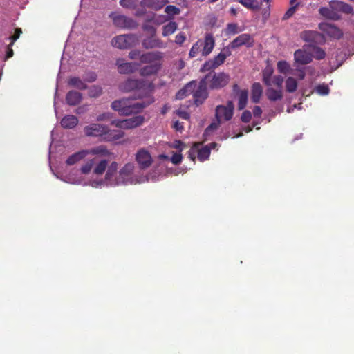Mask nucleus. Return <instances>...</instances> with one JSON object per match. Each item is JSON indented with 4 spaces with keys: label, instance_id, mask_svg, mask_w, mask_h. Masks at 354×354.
<instances>
[{
    "label": "nucleus",
    "instance_id": "2f4dec72",
    "mask_svg": "<svg viewBox=\"0 0 354 354\" xmlns=\"http://www.w3.org/2000/svg\"><path fill=\"white\" fill-rule=\"evenodd\" d=\"M68 84L80 91H84L88 88L84 80L77 77H70Z\"/></svg>",
    "mask_w": 354,
    "mask_h": 354
},
{
    "label": "nucleus",
    "instance_id": "09e8293b",
    "mask_svg": "<svg viewBox=\"0 0 354 354\" xmlns=\"http://www.w3.org/2000/svg\"><path fill=\"white\" fill-rule=\"evenodd\" d=\"M315 32L310 30L302 31L301 33V37L302 40L306 41H310L313 39Z\"/></svg>",
    "mask_w": 354,
    "mask_h": 354
},
{
    "label": "nucleus",
    "instance_id": "79ce46f5",
    "mask_svg": "<svg viewBox=\"0 0 354 354\" xmlns=\"http://www.w3.org/2000/svg\"><path fill=\"white\" fill-rule=\"evenodd\" d=\"M201 39H198L197 41L194 44L192 47H191L189 55V57H195L198 54L201 53Z\"/></svg>",
    "mask_w": 354,
    "mask_h": 354
},
{
    "label": "nucleus",
    "instance_id": "4d7b16f0",
    "mask_svg": "<svg viewBox=\"0 0 354 354\" xmlns=\"http://www.w3.org/2000/svg\"><path fill=\"white\" fill-rule=\"evenodd\" d=\"M183 156L180 153H173L171 160L172 164L178 165L182 162Z\"/></svg>",
    "mask_w": 354,
    "mask_h": 354
},
{
    "label": "nucleus",
    "instance_id": "cd10ccee",
    "mask_svg": "<svg viewBox=\"0 0 354 354\" xmlns=\"http://www.w3.org/2000/svg\"><path fill=\"white\" fill-rule=\"evenodd\" d=\"M266 95L267 98L272 102H277V100H280L283 98V92L281 91V89L278 88V90H275L270 86L267 88Z\"/></svg>",
    "mask_w": 354,
    "mask_h": 354
},
{
    "label": "nucleus",
    "instance_id": "dca6fc26",
    "mask_svg": "<svg viewBox=\"0 0 354 354\" xmlns=\"http://www.w3.org/2000/svg\"><path fill=\"white\" fill-rule=\"evenodd\" d=\"M215 46L214 37L212 36V33H207L205 35L204 40H201V55L204 57H207L211 54L212 49Z\"/></svg>",
    "mask_w": 354,
    "mask_h": 354
},
{
    "label": "nucleus",
    "instance_id": "20e7f679",
    "mask_svg": "<svg viewBox=\"0 0 354 354\" xmlns=\"http://www.w3.org/2000/svg\"><path fill=\"white\" fill-rule=\"evenodd\" d=\"M153 102L152 99L147 102L132 103L130 98H121L113 101L111 104V108L118 111L120 115L128 116L131 114H138L152 104Z\"/></svg>",
    "mask_w": 354,
    "mask_h": 354
},
{
    "label": "nucleus",
    "instance_id": "72a5a7b5",
    "mask_svg": "<svg viewBox=\"0 0 354 354\" xmlns=\"http://www.w3.org/2000/svg\"><path fill=\"white\" fill-rule=\"evenodd\" d=\"M178 29V24L174 21H171L167 24L162 28V35L167 37L173 33Z\"/></svg>",
    "mask_w": 354,
    "mask_h": 354
},
{
    "label": "nucleus",
    "instance_id": "6e6552de",
    "mask_svg": "<svg viewBox=\"0 0 354 354\" xmlns=\"http://www.w3.org/2000/svg\"><path fill=\"white\" fill-rule=\"evenodd\" d=\"M209 75H205L204 78L201 79L198 84L197 87L193 91V99L194 104L199 106L203 104L205 100L207 99V79Z\"/></svg>",
    "mask_w": 354,
    "mask_h": 354
},
{
    "label": "nucleus",
    "instance_id": "a878e982",
    "mask_svg": "<svg viewBox=\"0 0 354 354\" xmlns=\"http://www.w3.org/2000/svg\"><path fill=\"white\" fill-rule=\"evenodd\" d=\"M88 154L86 151L84 150L78 151L77 152L72 154L67 158L66 161V164L69 166H72L74 164L78 162L79 161L84 160V158L87 156Z\"/></svg>",
    "mask_w": 354,
    "mask_h": 354
},
{
    "label": "nucleus",
    "instance_id": "f8f14e48",
    "mask_svg": "<svg viewBox=\"0 0 354 354\" xmlns=\"http://www.w3.org/2000/svg\"><path fill=\"white\" fill-rule=\"evenodd\" d=\"M135 158L139 168L142 169H149L153 164V158L149 151L143 148L136 152Z\"/></svg>",
    "mask_w": 354,
    "mask_h": 354
},
{
    "label": "nucleus",
    "instance_id": "6e6d98bb",
    "mask_svg": "<svg viewBox=\"0 0 354 354\" xmlns=\"http://www.w3.org/2000/svg\"><path fill=\"white\" fill-rule=\"evenodd\" d=\"M186 40V36L185 33H179L175 37V44L180 46L182 45Z\"/></svg>",
    "mask_w": 354,
    "mask_h": 354
},
{
    "label": "nucleus",
    "instance_id": "9b49d317",
    "mask_svg": "<svg viewBox=\"0 0 354 354\" xmlns=\"http://www.w3.org/2000/svg\"><path fill=\"white\" fill-rule=\"evenodd\" d=\"M111 19L113 20L114 26L121 28H136L138 24L133 19L123 15H117L111 13Z\"/></svg>",
    "mask_w": 354,
    "mask_h": 354
},
{
    "label": "nucleus",
    "instance_id": "a211bd4d",
    "mask_svg": "<svg viewBox=\"0 0 354 354\" xmlns=\"http://www.w3.org/2000/svg\"><path fill=\"white\" fill-rule=\"evenodd\" d=\"M167 3V0H142L140 2V5L143 8H149L154 11H158Z\"/></svg>",
    "mask_w": 354,
    "mask_h": 354
},
{
    "label": "nucleus",
    "instance_id": "c03bdc74",
    "mask_svg": "<svg viewBox=\"0 0 354 354\" xmlns=\"http://www.w3.org/2000/svg\"><path fill=\"white\" fill-rule=\"evenodd\" d=\"M95 163V158H93L91 160H89L81 166L80 171L82 174H88L89 172L91 171L92 169H93V165Z\"/></svg>",
    "mask_w": 354,
    "mask_h": 354
},
{
    "label": "nucleus",
    "instance_id": "412c9836",
    "mask_svg": "<svg viewBox=\"0 0 354 354\" xmlns=\"http://www.w3.org/2000/svg\"><path fill=\"white\" fill-rule=\"evenodd\" d=\"M87 151V154L97 155L101 157H110L113 155V153L107 149L104 145H98L92 149L84 150Z\"/></svg>",
    "mask_w": 354,
    "mask_h": 354
},
{
    "label": "nucleus",
    "instance_id": "393cba45",
    "mask_svg": "<svg viewBox=\"0 0 354 354\" xmlns=\"http://www.w3.org/2000/svg\"><path fill=\"white\" fill-rule=\"evenodd\" d=\"M263 89L261 84L255 82L252 85L251 89V100L254 103H258L259 102L260 98L262 96Z\"/></svg>",
    "mask_w": 354,
    "mask_h": 354
},
{
    "label": "nucleus",
    "instance_id": "e2e57ef3",
    "mask_svg": "<svg viewBox=\"0 0 354 354\" xmlns=\"http://www.w3.org/2000/svg\"><path fill=\"white\" fill-rule=\"evenodd\" d=\"M262 114V110L261 108L259 106H255L253 109V115L254 117L259 118L261 116Z\"/></svg>",
    "mask_w": 354,
    "mask_h": 354
},
{
    "label": "nucleus",
    "instance_id": "774afa93",
    "mask_svg": "<svg viewBox=\"0 0 354 354\" xmlns=\"http://www.w3.org/2000/svg\"><path fill=\"white\" fill-rule=\"evenodd\" d=\"M145 13H146V10H145L144 9H142V10L136 11L135 15H136V17H140L143 16L144 14H145Z\"/></svg>",
    "mask_w": 354,
    "mask_h": 354
},
{
    "label": "nucleus",
    "instance_id": "6ab92c4d",
    "mask_svg": "<svg viewBox=\"0 0 354 354\" xmlns=\"http://www.w3.org/2000/svg\"><path fill=\"white\" fill-rule=\"evenodd\" d=\"M196 87V81L192 80L186 84L183 88L178 91L176 93V99L182 100L188 95L193 93L194 90Z\"/></svg>",
    "mask_w": 354,
    "mask_h": 354
},
{
    "label": "nucleus",
    "instance_id": "f704fd0d",
    "mask_svg": "<svg viewBox=\"0 0 354 354\" xmlns=\"http://www.w3.org/2000/svg\"><path fill=\"white\" fill-rule=\"evenodd\" d=\"M108 167L109 166L108 165L107 160L103 159L96 163L95 167L93 169V173H94L95 175H102L106 171Z\"/></svg>",
    "mask_w": 354,
    "mask_h": 354
},
{
    "label": "nucleus",
    "instance_id": "1a4fd4ad",
    "mask_svg": "<svg viewBox=\"0 0 354 354\" xmlns=\"http://www.w3.org/2000/svg\"><path fill=\"white\" fill-rule=\"evenodd\" d=\"M137 37L134 34L121 35L114 37L112 46L119 49H129L136 46Z\"/></svg>",
    "mask_w": 354,
    "mask_h": 354
},
{
    "label": "nucleus",
    "instance_id": "603ef678",
    "mask_svg": "<svg viewBox=\"0 0 354 354\" xmlns=\"http://www.w3.org/2000/svg\"><path fill=\"white\" fill-rule=\"evenodd\" d=\"M227 33L235 35L239 32L238 26L235 23H230L227 25Z\"/></svg>",
    "mask_w": 354,
    "mask_h": 354
},
{
    "label": "nucleus",
    "instance_id": "ddd939ff",
    "mask_svg": "<svg viewBox=\"0 0 354 354\" xmlns=\"http://www.w3.org/2000/svg\"><path fill=\"white\" fill-rule=\"evenodd\" d=\"M254 41L252 38L251 35L248 33H243L234 39L230 44V48L236 49L240 46H245L247 47L254 46Z\"/></svg>",
    "mask_w": 354,
    "mask_h": 354
},
{
    "label": "nucleus",
    "instance_id": "f03ea898",
    "mask_svg": "<svg viewBox=\"0 0 354 354\" xmlns=\"http://www.w3.org/2000/svg\"><path fill=\"white\" fill-rule=\"evenodd\" d=\"M84 132L87 137H98L105 142L119 140L124 136L122 130H111L105 124L92 123L84 128Z\"/></svg>",
    "mask_w": 354,
    "mask_h": 354
},
{
    "label": "nucleus",
    "instance_id": "8fccbe9b",
    "mask_svg": "<svg viewBox=\"0 0 354 354\" xmlns=\"http://www.w3.org/2000/svg\"><path fill=\"white\" fill-rule=\"evenodd\" d=\"M201 143L200 142H194L192 147L190 148L189 151H188V156L190 160H194L195 159V154H196L197 148L200 147Z\"/></svg>",
    "mask_w": 354,
    "mask_h": 354
},
{
    "label": "nucleus",
    "instance_id": "423d86ee",
    "mask_svg": "<svg viewBox=\"0 0 354 354\" xmlns=\"http://www.w3.org/2000/svg\"><path fill=\"white\" fill-rule=\"evenodd\" d=\"M135 165L133 163H127L120 169L117 176L114 178V183H111L112 186H118L120 185H128L132 183V175Z\"/></svg>",
    "mask_w": 354,
    "mask_h": 354
},
{
    "label": "nucleus",
    "instance_id": "5701e85b",
    "mask_svg": "<svg viewBox=\"0 0 354 354\" xmlns=\"http://www.w3.org/2000/svg\"><path fill=\"white\" fill-rule=\"evenodd\" d=\"M82 97L81 93L76 91H70L66 93V101L67 104L75 106L80 103Z\"/></svg>",
    "mask_w": 354,
    "mask_h": 354
},
{
    "label": "nucleus",
    "instance_id": "39448f33",
    "mask_svg": "<svg viewBox=\"0 0 354 354\" xmlns=\"http://www.w3.org/2000/svg\"><path fill=\"white\" fill-rule=\"evenodd\" d=\"M234 104L228 101L226 105H218L215 109L216 121L209 124L206 129V133L217 129L223 120L229 121L233 117Z\"/></svg>",
    "mask_w": 354,
    "mask_h": 354
},
{
    "label": "nucleus",
    "instance_id": "338daca9",
    "mask_svg": "<svg viewBox=\"0 0 354 354\" xmlns=\"http://www.w3.org/2000/svg\"><path fill=\"white\" fill-rule=\"evenodd\" d=\"M86 110V108L85 106H80V107L77 108L76 113H77V114H83V113H84Z\"/></svg>",
    "mask_w": 354,
    "mask_h": 354
},
{
    "label": "nucleus",
    "instance_id": "864d4df0",
    "mask_svg": "<svg viewBox=\"0 0 354 354\" xmlns=\"http://www.w3.org/2000/svg\"><path fill=\"white\" fill-rule=\"evenodd\" d=\"M252 113L248 110H245L243 113H241V120L243 122L247 123L251 120Z\"/></svg>",
    "mask_w": 354,
    "mask_h": 354
},
{
    "label": "nucleus",
    "instance_id": "58836bf2",
    "mask_svg": "<svg viewBox=\"0 0 354 354\" xmlns=\"http://www.w3.org/2000/svg\"><path fill=\"white\" fill-rule=\"evenodd\" d=\"M102 94V88L97 85H92L88 88V96L91 98H97Z\"/></svg>",
    "mask_w": 354,
    "mask_h": 354
},
{
    "label": "nucleus",
    "instance_id": "4c0bfd02",
    "mask_svg": "<svg viewBox=\"0 0 354 354\" xmlns=\"http://www.w3.org/2000/svg\"><path fill=\"white\" fill-rule=\"evenodd\" d=\"M285 87H286V91L288 93H292L297 90L298 83L295 79L291 77H287L286 80H285Z\"/></svg>",
    "mask_w": 354,
    "mask_h": 354
},
{
    "label": "nucleus",
    "instance_id": "a19ab883",
    "mask_svg": "<svg viewBox=\"0 0 354 354\" xmlns=\"http://www.w3.org/2000/svg\"><path fill=\"white\" fill-rule=\"evenodd\" d=\"M277 67L278 72L283 73V74H287L291 70L290 66L285 60L278 61V62L277 63Z\"/></svg>",
    "mask_w": 354,
    "mask_h": 354
},
{
    "label": "nucleus",
    "instance_id": "ea45409f",
    "mask_svg": "<svg viewBox=\"0 0 354 354\" xmlns=\"http://www.w3.org/2000/svg\"><path fill=\"white\" fill-rule=\"evenodd\" d=\"M238 2L249 10L253 11L259 10V6L258 3H256L255 0H238Z\"/></svg>",
    "mask_w": 354,
    "mask_h": 354
},
{
    "label": "nucleus",
    "instance_id": "e433bc0d",
    "mask_svg": "<svg viewBox=\"0 0 354 354\" xmlns=\"http://www.w3.org/2000/svg\"><path fill=\"white\" fill-rule=\"evenodd\" d=\"M238 95V109L243 110L248 102V90H243Z\"/></svg>",
    "mask_w": 354,
    "mask_h": 354
},
{
    "label": "nucleus",
    "instance_id": "4be33fe9",
    "mask_svg": "<svg viewBox=\"0 0 354 354\" xmlns=\"http://www.w3.org/2000/svg\"><path fill=\"white\" fill-rule=\"evenodd\" d=\"M304 48L308 50L310 54L313 55V57L317 60H321L325 57V51L319 46L310 44L304 46Z\"/></svg>",
    "mask_w": 354,
    "mask_h": 354
},
{
    "label": "nucleus",
    "instance_id": "b1692460",
    "mask_svg": "<svg viewBox=\"0 0 354 354\" xmlns=\"http://www.w3.org/2000/svg\"><path fill=\"white\" fill-rule=\"evenodd\" d=\"M322 29L331 37L340 39L342 36V30L338 27H335L330 24H324Z\"/></svg>",
    "mask_w": 354,
    "mask_h": 354
},
{
    "label": "nucleus",
    "instance_id": "69168bd1",
    "mask_svg": "<svg viewBox=\"0 0 354 354\" xmlns=\"http://www.w3.org/2000/svg\"><path fill=\"white\" fill-rule=\"evenodd\" d=\"M110 118V113H102L97 116L98 121H104Z\"/></svg>",
    "mask_w": 354,
    "mask_h": 354
},
{
    "label": "nucleus",
    "instance_id": "0eeeda50",
    "mask_svg": "<svg viewBox=\"0 0 354 354\" xmlns=\"http://www.w3.org/2000/svg\"><path fill=\"white\" fill-rule=\"evenodd\" d=\"M210 77L207 79V84L211 90H218L225 87L230 82V75L225 72L209 73Z\"/></svg>",
    "mask_w": 354,
    "mask_h": 354
},
{
    "label": "nucleus",
    "instance_id": "3c124183",
    "mask_svg": "<svg viewBox=\"0 0 354 354\" xmlns=\"http://www.w3.org/2000/svg\"><path fill=\"white\" fill-rule=\"evenodd\" d=\"M316 92L320 95H326L329 92L328 86L325 84H319L316 87Z\"/></svg>",
    "mask_w": 354,
    "mask_h": 354
},
{
    "label": "nucleus",
    "instance_id": "de8ad7c7",
    "mask_svg": "<svg viewBox=\"0 0 354 354\" xmlns=\"http://www.w3.org/2000/svg\"><path fill=\"white\" fill-rule=\"evenodd\" d=\"M165 12L168 15H177L180 13V9L176 6L168 5L165 8Z\"/></svg>",
    "mask_w": 354,
    "mask_h": 354
},
{
    "label": "nucleus",
    "instance_id": "2eb2a0df",
    "mask_svg": "<svg viewBox=\"0 0 354 354\" xmlns=\"http://www.w3.org/2000/svg\"><path fill=\"white\" fill-rule=\"evenodd\" d=\"M294 60L295 64L306 65L312 62L313 55L308 50L299 48L295 51Z\"/></svg>",
    "mask_w": 354,
    "mask_h": 354
},
{
    "label": "nucleus",
    "instance_id": "bf43d9fd",
    "mask_svg": "<svg viewBox=\"0 0 354 354\" xmlns=\"http://www.w3.org/2000/svg\"><path fill=\"white\" fill-rule=\"evenodd\" d=\"M171 147L174 149H178L179 151H181L185 147V144L180 140H175Z\"/></svg>",
    "mask_w": 354,
    "mask_h": 354
},
{
    "label": "nucleus",
    "instance_id": "37998d69",
    "mask_svg": "<svg viewBox=\"0 0 354 354\" xmlns=\"http://www.w3.org/2000/svg\"><path fill=\"white\" fill-rule=\"evenodd\" d=\"M230 55V51H227V53H223L222 52L218 53V55L210 59L213 63L220 66L225 63L226 57Z\"/></svg>",
    "mask_w": 354,
    "mask_h": 354
},
{
    "label": "nucleus",
    "instance_id": "473e14b6",
    "mask_svg": "<svg viewBox=\"0 0 354 354\" xmlns=\"http://www.w3.org/2000/svg\"><path fill=\"white\" fill-rule=\"evenodd\" d=\"M273 74V68L271 66H267L262 71V80L266 86H271L270 78Z\"/></svg>",
    "mask_w": 354,
    "mask_h": 354
},
{
    "label": "nucleus",
    "instance_id": "c9c22d12",
    "mask_svg": "<svg viewBox=\"0 0 354 354\" xmlns=\"http://www.w3.org/2000/svg\"><path fill=\"white\" fill-rule=\"evenodd\" d=\"M197 158L201 162L207 160L211 153L209 147L208 146H204L203 147L197 148Z\"/></svg>",
    "mask_w": 354,
    "mask_h": 354
},
{
    "label": "nucleus",
    "instance_id": "4468645a",
    "mask_svg": "<svg viewBox=\"0 0 354 354\" xmlns=\"http://www.w3.org/2000/svg\"><path fill=\"white\" fill-rule=\"evenodd\" d=\"M118 72L120 74H131L136 72L139 64L135 62H124L123 59L116 61Z\"/></svg>",
    "mask_w": 354,
    "mask_h": 354
},
{
    "label": "nucleus",
    "instance_id": "49530a36",
    "mask_svg": "<svg viewBox=\"0 0 354 354\" xmlns=\"http://www.w3.org/2000/svg\"><path fill=\"white\" fill-rule=\"evenodd\" d=\"M284 79L281 75H275L273 77H270V82H272V86H276L278 88L281 89L283 87Z\"/></svg>",
    "mask_w": 354,
    "mask_h": 354
},
{
    "label": "nucleus",
    "instance_id": "0e129e2a",
    "mask_svg": "<svg viewBox=\"0 0 354 354\" xmlns=\"http://www.w3.org/2000/svg\"><path fill=\"white\" fill-rule=\"evenodd\" d=\"M172 127L175 129V130L178 131H182L183 130V125L182 122H180L178 121L174 122V124H173Z\"/></svg>",
    "mask_w": 354,
    "mask_h": 354
},
{
    "label": "nucleus",
    "instance_id": "bb28decb",
    "mask_svg": "<svg viewBox=\"0 0 354 354\" xmlns=\"http://www.w3.org/2000/svg\"><path fill=\"white\" fill-rule=\"evenodd\" d=\"M78 119L74 115L64 116L60 121V125L65 129H73L77 125Z\"/></svg>",
    "mask_w": 354,
    "mask_h": 354
},
{
    "label": "nucleus",
    "instance_id": "aec40b11",
    "mask_svg": "<svg viewBox=\"0 0 354 354\" xmlns=\"http://www.w3.org/2000/svg\"><path fill=\"white\" fill-rule=\"evenodd\" d=\"M21 34H22V30L20 28H16L15 30V34L8 37V39L10 40V44L7 47V51H6V59H8L12 57L13 51L12 49V46L17 40V39L19 38Z\"/></svg>",
    "mask_w": 354,
    "mask_h": 354
},
{
    "label": "nucleus",
    "instance_id": "c85d7f7f",
    "mask_svg": "<svg viewBox=\"0 0 354 354\" xmlns=\"http://www.w3.org/2000/svg\"><path fill=\"white\" fill-rule=\"evenodd\" d=\"M105 174V180L106 181L109 182V183L111 185V183H114V179H113L115 172H117L118 170V163L115 162H112L110 163L109 168H107Z\"/></svg>",
    "mask_w": 354,
    "mask_h": 354
},
{
    "label": "nucleus",
    "instance_id": "052dcab7",
    "mask_svg": "<svg viewBox=\"0 0 354 354\" xmlns=\"http://www.w3.org/2000/svg\"><path fill=\"white\" fill-rule=\"evenodd\" d=\"M142 54L140 53V51L138 50H133L129 53V57H130L131 59H138L142 56Z\"/></svg>",
    "mask_w": 354,
    "mask_h": 354
},
{
    "label": "nucleus",
    "instance_id": "9d476101",
    "mask_svg": "<svg viewBox=\"0 0 354 354\" xmlns=\"http://www.w3.org/2000/svg\"><path fill=\"white\" fill-rule=\"evenodd\" d=\"M143 122V116L138 115L133 116L132 118L129 119L113 120L112 122V124L117 128L131 129L142 125Z\"/></svg>",
    "mask_w": 354,
    "mask_h": 354
},
{
    "label": "nucleus",
    "instance_id": "a18cd8bd",
    "mask_svg": "<svg viewBox=\"0 0 354 354\" xmlns=\"http://www.w3.org/2000/svg\"><path fill=\"white\" fill-rule=\"evenodd\" d=\"M219 66H217L216 64L212 62V60L209 59L206 62H205L201 68V72L205 73L207 71H213Z\"/></svg>",
    "mask_w": 354,
    "mask_h": 354
},
{
    "label": "nucleus",
    "instance_id": "7ed1b4c3",
    "mask_svg": "<svg viewBox=\"0 0 354 354\" xmlns=\"http://www.w3.org/2000/svg\"><path fill=\"white\" fill-rule=\"evenodd\" d=\"M164 53L160 51H149L143 53L140 57V63L149 64L139 70V74L142 77H148L156 75L162 67V59Z\"/></svg>",
    "mask_w": 354,
    "mask_h": 354
},
{
    "label": "nucleus",
    "instance_id": "f257e3e1",
    "mask_svg": "<svg viewBox=\"0 0 354 354\" xmlns=\"http://www.w3.org/2000/svg\"><path fill=\"white\" fill-rule=\"evenodd\" d=\"M154 86L152 82L143 79L128 78L121 82L119 89L124 93H135L134 99H142L149 96L153 92Z\"/></svg>",
    "mask_w": 354,
    "mask_h": 354
},
{
    "label": "nucleus",
    "instance_id": "7c9ffc66",
    "mask_svg": "<svg viewBox=\"0 0 354 354\" xmlns=\"http://www.w3.org/2000/svg\"><path fill=\"white\" fill-rule=\"evenodd\" d=\"M330 6L333 7V6L340 10L343 13L346 14H351L353 13V7L343 1H330Z\"/></svg>",
    "mask_w": 354,
    "mask_h": 354
},
{
    "label": "nucleus",
    "instance_id": "c756f323",
    "mask_svg": "<svg viewBox=\"0 0 354 354\" xmlns=\"http://www.w3.org/2000/svg\"><path fill=\"white\" fill-rule=\"evenodd\" d=\"M319 14L321 16L324 17L325 18H327L328 19L331 20H338L339 19V15L337 12H335V10H333L330 8L328 7H321L319 8Z\"/></svg>",
    "mask_w": 354,
    "mask_h": 354
},
{
    "label": "nucleus",
    "instance_id": "5fc2aeb1",
    "mask_svg": "<svg viewBox=\"0 0 354 354\" xmlns=\"http://www.w3.org/2000/svg\"><path fill=\"white\" fill-rule=\"evenodd\" d=\"M96 78H97V75L95 73L88 72L85 75L84 81L91 83V82H95L96 80Z\"/></svg>",
    "mask_w": 354,
    "mask_h": 354
},
{
    "label": "nucleus",
    "instance_id": "f3484780",
    "mask_svg": "<svg viewBox=\"0 0 354 354\" xmlns=\"http://www.w3.org/2000/svg\"><path fill=\"white\" fill-rule=\"evenodd\" d=\"M142 46L145 49L162 48H165V44L159 39L151 36L142 40Z\"/></svg>",
    "mask_w": 354,
    "mask_h": 354
},
{
    "label": "nucleus",
    "instance_id": "680f3d73",
    "mask_svg": "<svg viewBox=\"0 0 354 354\" xmlns=\"http://www.w3.org/2000/svg\"><path fill=\"white\" fill-rule=\"evenodd\" d=\"M120 5L123 8H132L133 1V0H120Z\"/></svg>",
    "mask_w": 354,
    "mask_h": 354
},
{
    "label": "nucleus",
    "instance_id": "13d9d810",
    "mask_svg": "<svg viewBox=\"0 0 354 354\" xmlns=\"http://www.w3.org/2000/svg\"><path fill=\"white\" fill-rule=\"evenodd\" d=\"M295 8H296L295 6H292V7L289 8L288 11H286V12L284 13L283 19L287 20L288 19H290V17H292L295 14Z\"/></svg>",
    "mask_w": 354,
    "mask_h": 354
}]
</instances>
